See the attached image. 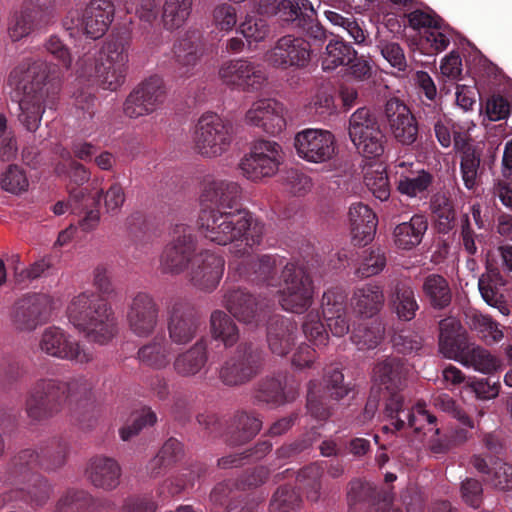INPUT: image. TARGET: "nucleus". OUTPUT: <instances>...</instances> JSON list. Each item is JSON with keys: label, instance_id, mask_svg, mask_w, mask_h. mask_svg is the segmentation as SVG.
Masks as SVG:
<instances>
[{"label": "nucleus", "instance_id": "1", "mask_svg": "<svg viewBox=\"0 0 512 512\" xmlns=\"http://www.w3.org/2000/svg\"><path fill=\"white\" fill-rule=\"evenodd\" d=\"M242 188L234 181L212 180L205 183L200 195L201 210L198 223L200 230L210 242L228 245L244 243L243 249L235 250V256L242 258L248 248L261 244L264 223L241 203Z\"/></svg>", "mask_w": 512, "mask_h": 512}, {"label": "nucleus", "instance_id": "2", "mask_svg": "<svg viewBox=\"0 0 512 512\" xmlns=\"http://www.w3.org/2000/svg\"><path fill=\"white\" fill-rule=\"evenodd\" d=\"M285 258L277 254H263L257 257L243 258L232 262L241 278L252 283L278 287L279 303L282 308L292 313H303L312 304V280L306 271L294 263H285Z\"/></svg>", "mask_w": 512, "mask_h": 512}, {"label": "nucleus", "instance_id": "3", "mask_svg": "<svg viewBox=\"0 0 512 512\" xmlns=\"http://www.w3.org/2000/svg\"><path fill=\"white\" fill-rule=\"evenodd\" d=\"M47 79V64L40 59H24L9 74V85L23 95L18 120L29 132L39 128L45 108L52 109L57 102L59 85Z\"/></svg>", "mask_w": 512, "mask_h": 512}, {"label": "nucleus", "instance_id": "4", "mask_svg": "<svg viewBox=\"0 0 512 512\" xmlns=\"http://www.w3.org/2000/svg\"><path fill=\"white\" fill-rule=\"evenodd\" d=\"M93 385L84 376L39 378L27 391L24 409L34 422L53 418L65 409L86 405L92 395Z\"/></svg>", "mask_w": 512, "mask_h": 512}, {"label": "nucleus", "instance_id": "5", "mask_svg": "<svg viewBox=\"0 0 512 512\" xmlns=\"http://www.w3.org/2000/svg\"><path fill=\"white\" fill-rule=\"evenodd\" d=\"M41 469L37 450H20L9 461L6 482L15 486L0 495V508L23 501L31 506H42L50 498L52 488L38 471Z\"/></svg>", "mask_w": 512, "mask_h": 512}, {"label": "nucleus", "instance_id": "6", "mask_svg": "<svg viewBox=\"0 0 512 512\" xmlns=\"http://www.w3.org/2000/svg\"><path fill=\"white\" fill-rule=\"evenodd\" d=\"M67 314L72 325L97 344L109 343L118 333V322L109 302L101 295L86 291L75 296Z\"/></svg>", "mask_w": 512, "mask_h": 512}, {"label": "nucleus", "instance_id": "7", "mask_svg": "<svg viewBox=\"0 0 512 512\" xmlns=\"http://www.w3.org/2000/svg\"><path fill=\"white\" fill-rule=\"evenodd\" d=\"M131 40L117 35L104 42L98 56L83 60L81 76L93 77L104 90L117 91L126 81Z\"/></svg>", "mask_w": 512, "mask_h": 512}, {"label": "nucleus", "instance_id": "8", "mask_svg": "<svg viewBox=\"0 0 512 512\" xmlns=\"http://www.w3.org/2000/svg\"><path fill=\"white\" fill-rule=\"evenodd\" d=\"M157 506L149 495H133L119 508L110 498H94L85 490L71 488L59 498L54 512H155Z\"/></svg>", "mask_w": 512, "mask_h": 512}, {"label": "nucleus", "instance_id": "9", "mask_svg": "<svg viewBox=\"0 0 512 512\" xmlns=\"http://www.w3.org/2000/svg\"><path fill=\"white\" fill-rule=\"evenodd\" d=\"M382 414L384 420L388 422L382 427L384 433L411 428L416 434L426 435L428 432H433V436L440 435L437 418L426 410L425 404L418 403L411 407L404 398L394 396L388 400L385 408H382Z\"/></svg>", "mask_w": 512, "mask_h": 512}, {"label": "nucleus", "instance_id": "10", "mask_svg": "<svg viewBox=\"0 0 512 512\" xmlns=\"http://www.w3.org/2000/svg\"><path fill=\"white\" fill-rule=\"evenodd\" d=\"M265 365V352L253 342L238 344L219 369V379L226 386H240L259 375Z\"/></svg>", "mask_w": 512, "mask_h": 512}, {"label": "nucleus", "instance_id": "11", "mask_svg": "<svg viewBox=\"0 0 512 512\" xmlns=\"http://www.w3.org/2000/svg\"><path fill=\"white\" fill-rule=\"evenodd\" d=\"M349 137L357 152L366 158L384 153L386 137L376 115L368 108L357 109L349 119Z\"/></svg>", "mask_w": 512, "mask_h": 512}, {"label": "nucleus", "instance_id": "12", "mask_svg": "<svg viewBox=\"0 0 512 512\" xmlns=\"http://www.w3.org/2000/svg\"><path fill=\"white\" fill-rule=\"evenodd\" d=\"M233 139V127L213 112L203 114L195 127L194 145L204 157H217L226 152Z\"/></svg>", "mask_w": 512, "mask_h": 512}, {"label": "nucleus", "instance_id": "13", "mask_svg": "<svg viewBox=\"0 0 512 512\" xmlns=\"http://www.w3.org/2000/svg\"><path fill=\"white\" fill-rule=\"evenodd\" d=\"M311 59V44L305 38L293 34L279 37L264 54L265 62L281 71L306 69Z\"/></svg>", "mask_w": 512, "mask_h": 512}, {"label": "nucleus", "instance_id": "14", "mask_svg": "<svg viewBox=\"0 0 512 512\" xmlns=\"http://www.w3.org/2000/svg\"><path fill=\"white\" fill-rule=\"evenodd\" d=\"M197 238L192 227L176 224L171 232V240L160 256V267L163 273L180 274L185 271L196 254Z\"/></svg>", "mask_w": 512, "mask_h": 512}, {"label": "nucleus", "instance_id": "15", "mask_svg": "<svg viewBox=\"0 0 512 512\" xmlns=\"http://www.w3.org/2000/svg\"><path fill=\"white\" fill-rule=\"evenodd\" d=\"M38 347L47 356L84 365L93 361V351L57 326L45 328Z\"/></svg>", "mask_w": 512, "mask_h": 512}, {"label": "nucleus", "instance_id": "16", "mask_svg": "<svg viewBox=\"0 0 512 512\" xmlns=\"http://www.w3.org/2000/svg\"><path fill=\"white\" fill-rule=\"evenodd\" d=\"M201 315L188 299L178 297L167 307V330L169 341L176 345L190 343L198 334Z\"/></svg>", "mask_w": 512, "mask_h": 512}, {"label": "nucleus", "instance_id": "17", "mask_svg": "<svg viewBox=\"0 0 512 512\" xmlns=\"http://www.w3.org/2000/svg\"><path fill=\"white\" fill-rule=\"evenodd\" d=\"M269 15L276 16L284 25L301 29L310 38H325V30L309 0H280Z\"/></svg>", "mask_w": 512, "mask_h": 512}, {"label": "nucleus", "instance_id": "18", "mask_svg": "<svg viewBox=\"0 0 512 512\" xmlns=\"http://www.w3.org/2000/svg\"><path fill=\"white\" fill-rule=\"evenodd\" d=\"M166 86L159 75L142 80L127 96L124 113L129 118H139L156 111L166 99Z\"/></svg>", "mask_w": 512, "mask_h": 512}, {"label": "nucleus", "instance_id": "19", "mask_svg": "<svg viewBox=\"0 0 512 512\" xmlns=\"http://www.w3.org/2000/svg\"><path fill=\"white\" fill-rule=\"evenodd\" d=\"M282 161V148L270 140L256 141L251 151L240 163L243 175L252 181H259L273 176Z\"/></svg>", "mask_w": 512, "mask_h": 512}, {"label": "nucleus", "instance_id": "20", "mask_svg": "<svg viewBox=\"0 0 512 512\" xmlns=\"http://www.w3.org/2000/svg\"><path fill=\"white\" fill-rule=\"evenodd\" d=\"M411 370L409 362L401 357L390 355L376 362L373 368V380L382 391L383 408L394 396L404 398L402 390Z\"/></svg>", "mask_w": 512, "mask_h": 512}, {"label": "nucleus", "instance_id": "21", "mask_svg": "<svg viewBox=\"0 0 512 512\" xmlns=\"http://www.w3.org/2000/svg\"><path fill=\"white\" fill-rule=\"evenodd\" d=\"M218 74L225 85L244 92L259 91L267 81L260 64L243 58L224 62Z\"/></svg>", "mask_w": 512, "mask_h": 512}, {"label": "nucleus", "instance_id": "22", "mask_svg": "<svg viewBox=\"0 0 512 512\" xmlns=\"http://www.w3.org/2000/svg\"><path fill=\"white\" fill-rule=\"evenodd\" d=\"M223 306L239 322L256 327L263 323L270 313L268 302L241 288L227 290L223 295Z\"/></svg>", "mask_w": 512, "mask_h": 512}, {"label": "nucleus", "instance_id": "23", "mask_svg": "<svg viewBox=\"0 0 512 512\" xmlns=\"http://www.w3.org/2000/svg\"><path fill=\"white\" fill-rule=\"evenodd\" d=\"M347 500L349 512H403L394 506L390 492L359 479L349 483Z\"/></svg>", "mask_w": 512, "mask_h": 512}, {"label": "nucleus", "instance_id": "24", "mask_svg": "<svg viewBox=\"0 0 512 512\" xmlns=\"http://www.w3.org/2000/svg\"><path fill=\"white\" fill-rule=\"evenodd\" d=\"M52 304V298L46 294L26 295L15 303L12 322L18 330L32 331L49 321Z\"/></svg>", "mask_w": 512, "mask_h": 512}, {"label": "nucleus", "instance_id": "25", "mask_svg": "<svg viewBox=\"0 0 512 512\" xmlns=\"http://www.w3.org/2000/svg\"><path fill=\"white\" fill-rule=\"evenodd\" d=\"M160 308L152 295L138 292L131 300L127 311L130 331L137 337H150L159 322Z\"/></svg>", "mask_w": 512, "mask_h": 512}, {"label": "nucleus", "instance_id": "26", "mask_svg": "<svg viewBox=\"0 0 512 512\" xmlns=\"http://www.w3.org/2000/svg\"><path fill=\"white\" fill-rule=\"evenodd\" d=\"M294 146L302 159L312 163H323L334 155L335 138L327 130L305 129L295 135Z\"/></svg>", "mask_w": 512, "mask_h": 512}, {"label": "nucleus", "instance_id": "27", "mask_svg": "<svg viewBox=\"0 0 512 512\" xmlns=\"http://www.w3.org/2000/svg\"><path fill=\"white\" fill-rule=\"evenodd\" d=\"M224 258L210 250L199 252L191 262L189 278L191 284L205 292L214 291L224 273Z\"/></svg>", "mask_w": 512, "mask_h": 512}, {"label": "nucleus", "instance_id": "28", "mask_svg": "<svg viewBox=\"0 0 512 512\" xmlns=\"http://www.w3.org/2000/svg\"><path fill=\"white\" fill-rule=\"evenodd\" d=\"M73 214H84L79 221L81 229L85 232L94 230L100 221L99 197L91 196L84 188H74L70 191L68 202L58 201L53 205L55 215H62L67 210Z\"/></svg>", "mask_w": 512, "mask_h": 512}, {"label": "nucleus", "instance_id": "29", "mask_svg": "<svg viewBox=\"0 0 512 512\" xmlns=\"http://www.w3.org/2000/svg\"><path fill=\"white\" fill-rule=\"evenodd\" d=\"M384 115L393 138L404 146L414 144L418 137V123L407 105L397 98L388 100Z\"/></svg>", "mask_w": 512, "mask_h": 512}, {"label": "nucleus", "instance_id": "30", "mask_svg": "<svg viewBox=\"0 0 512 512\" xmlns=\"http://www.w3.org/2000/svg\"><path fill=\"white\" fill-rule=\"evenodd\" d=\"M246 122L276 135L286 127L283 105L275 99H260L251 105L245 116Z\"/></svg>", "mask_w": 512, "mask_h": 512}, {"label": "nucleus", "instance_id": "31", "mask_svg": "<svg viewBox=\"0 0 512 512\" xmlns=\"http://www.w3.org/2000/svg\"><path fill=\"white\" fill-rule=\"evenodd\" d=\"M322 312L327 327L336 337L349 332L350 324L347 314V293L341 287H332L322 296Z\"/></svg>", "mask_w": 512, "mask_h": 512}, {"label": "nucleus", "instance_id": "32", "mask_svg": "<svg viewBox=\"0 0 512 512\" xmlns=\"http://www.w3.org/2000/svg\"><path fill=\"white\" fill-rule=\"evenodd\" d=\"M297 323L282 315L268 317L266 341L270 352L279 357H286L295 347Z\"/></svg>", "mask_w": 512, "mask_h": 512}, {"label": "nucleus", "instance_id": "33", "mask_svg": "<svg viewBox=\"0 0 512 512\" xmlns=\"http://www.w3.org/2000/svg\"><path fill=\"white\" fill-rule=\"evenodd\" d=\"M173 69L179 77L192 74L202 54L201 33L198 30L186 31L173 46Z\"/></svg>", "mask_w": 512, "mask_h": 512}, {"label": "nucleus", "instance_id": "34", "mask_svg": "<svg viewBox=\"0 0 512 512\" xmlns=\"http://www.w3.org/2000/svg\"><path fill=\"white\" fill-rule=\"evenodd\" d=\"M466 330L455 318L448 317L439 322V351L448 359L459 361L470 344Z\"/></svg>", "mask_w": 512, "mask_h": 512}, {"label": "nucleus", "instance_id": "35", "mask_svg": "<svg viewBox=\"0 0 512 512\" xmlns=\"http://www.w3.org/2000/svg\"><path fill=\"white\" fill-rule=\"evenodd\" d=\"M413 163L401 161L397 164V168L405 169V171H397V191L410 198H425L431 191L435 182V176L428 170L423 168L414 169Z\"/></svg>", "mask_w": 512, "mask_h": 512}, {"label": "nucleus", "instance_id": "36", "mask_svg": "<svg viewBox=\"0 0 512 512\" xmlns=\"http://www.w3.org/2000/svg\"><path fill=\"white\" fill-rule=\"evenodd\" d=\"M114 12L111 0H91L80 21L83 33L93 40L101 38L113 21Z\"/></svg>", "mask_w": 512, "mask_h": 512}, {"label": "nucleus", "instance_id": "37", "mask_svg": "<svg viewBox=\"0 0 512 512\" xmlns=\"http://www.w3.org/2000/svg\"><path fill=\"white\" fill-rule=\"evenodd\" d=\"M351 241L354 246L364 247L371 243L376 234L377 216L372 209L361 202L349 209Z\"/></svg>", "mask_w": 512, "mask_h": 512}, {"label": "nucleus", "instance_id": "38", "mask_svg": "<svg viewBox=\"0 0 512 512\" xmlns=\"http://www.w3.org/2000/svg\"><path fill=\"white\" fill-rule=\"evenodd\" d=\"M86 476L94 487L111 491L120 483L121 467L114 458L96 455L88 462Z\"/></svg>", "mask_w": 512, "mask_h": 512}, {"label": "nucleus", "instance_id": "39", "mask_svg": "<svg viewBox=\"0 0 512 512\" xmlns=\"http://www.w3.org/2000/svg\"><path fill=\"white\" fill-rule=\"evenodd\" d=\"M470 463L481 474L484 481L492 487L505 491L512 490V465L501 459L490 460L481 455H473Z\"/></svg>", "mask_w": 512, "mask_h": 512}, {"label": "nucleus", "instance_id": "40", "mask_svg": "<svg viewBox=\"0 0 512 512\" xmlns=\"http://www.w3.org/2000/svg\"><path fill=\"white\" fill-rule=\"evenodd\" d=\"M207 362V343L204 339H200L190 348L175 356L173 370L180 377L190 378L198 375L205 368Z\"/></svg>", "mask_w": 512, "mask_h": 512}, {"label": "nucleus", "instance_id": "41", "mask_svg": "<svg viewBox=\"0 0 512 512\" xmlns=\"http://www.w3.org/2000/svg\"><path fill=\"white\" fill-rule=\"evenodd\" d=\"M390 304L397 318L405 322L413 320L420 308L413 287L402 280L392 282Z\"/></svg>", "mask_w": 512, "mask_h": 512}, {"label": "nucleus", "instance_id": "42", "mask_svg": "<svg viewBox=\"0 0 512 512\" xmlns=\"http://www.w3.org/2000/svg\"><path fill=\"white\" fill-rule=\"evenodd\" d=\"M323 464V461L311 463L296 473V480L300 489L305 492L307 499L313 502L318 501L321 495V479L324 473ZM294 475L295 472L293 470L286 469L285 471L276 474L275 479L276 481H280L282 479L293 477Z\"/></svg>", "mask_w": 512, "mask_h": 512}, {"label": "nucleus", "instance_id": "43", "mask_svg": "<svg viewBox=\"0 0 512 512\" xmlns=\"http://www.w3.org/2000/svg\"><path fill=\"white\" fill-rule=\"evenodd\" d=\"M172 343L164 336L157 335L138 349V360L154 370L167 368L172 359Z\"/></svg>", "mask_w": 512, "mask_h": 512}, {"label": "nucleus", "instance_id": "44", "mask_svg": "<svg viewBox=\"0 0 512 512\" xmlns=\"http://www.w3.org/2000/svg\"><path fill=\"white\" fill-rule=\"evenodd\" d=\"M384 301L381 286L368 283L354 291L351 298V307L356 315L371 318L381 311Z\"/></svg>", "mask_w": 512, "mask_h": 512}, {"label": "nucleus", "instance_id": "45", "mask_svg": "<svg viewBox=\"0 0 512 512\" xmlns=\"http://www.w3.org/2000/svg\"><path fill=\"white\" fill-rule=\"evenodd\" d=\"M427 229V218L422 214H415L409 221L394 228L393 242L398 249L412 250L422 242Z\"/></svg>", "mask_w": 512, "mask_h": 512}, {"label": "nucleus", "instance_id": "46", "mask_svg": "<svg viewBox=\"0 0 512 512\" xmlns=\"http://www.w3.org/2000/svg\"><path fill=\"white\" fill-rule=\"evenodd\" d=\"M285 387L286 376L266 377L259 381L255 391V399L257 402L272 406L283 405L295 398L294 389L289 388L286 391Z\"/></svg>", "mask_w": 512, "mask_h": 512}, {"label": "nucleus", "instance_id": "47", "mask_svg": "<svg viewBox=\"0 0 512 512\" xmlns=\"http://www.w3.org/2000/svg\"><path fill=\"white\" fill-rule=\"evenodd\" d=\"M261 426V419L254 413L246 411L237 412L228 428V444L238 446L249 442L258 434Z\"/></svg>", "mask_w": 512, "mask_h": 512}, {"label": "nucleus", "instance_id": "48", "mask_svg": "<svg viewBox=\"0 0 512 512\" xmlns=\"http://www.w3.org/2000/svg\"><path fill=\"white\" fill-rule=\"evenodd\" d=\"M210 499L215 504L225 505L226 512H258L256 504L243 503L242 492L230 480L217 484L211 491Z\"/></svg>", "mask_w": 512, "mask_h": 512}, {"label": "nucleus", "instance_id": "49", "mask_svg": "<svg viewBox=\"0 0 512 512\" xmlns=\"http://www.w3.org/2000/svg\"><path fill=\"white\" fill-rule=\"evenodd\" d=\"M46 11L32 3L25 4L19 14H16L9 26V36L18 41L28 36L38 25L45 21Z\"/></svg>", "mask_w": 512, "mask_h": 512}, {"label": "nucleus", "instance_id": "50", "mask_svg": "<svg viewBox=\"0 0 512 512\" xmlns=\"http://www.w3.org/2000/svg\"><path fill=\"white\" fill-rule=\"evenodd\" d=\"M422 292L435 310H443L452 302L450 285L442 275L435 273L427 275L423 280Z\"/></svg>", "mask_w": 512, "mask_h": 512}, {"label": "nucleus", "instance_id": "51", "mask_svg": "<svg viewBox=\"0 0 512 512\" xmlns=\"http://www.w3.org/2000/svg\"><path fill=\"white\" fill-rule=\"evenodd\" d=\"M183 445L176 438H169L161 447L158 454L151 459L147 466L148 474L156 478L166 469L175 465L183 457Z\"/></svg>", "mask_w": 512, "mask_h": 512}, {"label": "nucleus", "instance_id": "52", "mask_svg": "<svg viewBox=\"0 0 512 512\" xmlns=\"http://www.w3.org/2000/svg\"><path fill=\"white\" fill-rule=\"evenodd\" d=\"M210 329L213 339L221 341L226 348L234 346L240 337L234 320L222 310H215L210 316Z\"/></svg>", "mask_w": 512, "mask_h": 512}, {"label": "nucleus", "instance_id": "53", "mask_svg": "<svg viewBox=\"0 0 512 512\" xmlns=\"http://www.w3.org/2000/svg\"><path fill=\"white\" fill-rule=\"evenodd\" d=\"M460 362L463 366L473 368L474 370L489 374L496 371L499 367V362L487 349L480 345L471 343L464 355L460 357Z\"/></svg>", "mask_w": 512, "mask_h": 512}, {"label": "nucleus", "instance_id": "54", "mask_svg": "<svg viewBox=\"0 0 512 512\" xmlns=\"http://www.w3.org/2000/svg\"><path fill=\"white\" fill-rule=\"evenodd\" d=\"M69 454V444L62 438H52L43 447H41L40 463L41 469L45 471H54L62 467Z\"/></svg>", "mask_w": 512, "mask_h": 512}, {"label": "nucleus", "instance_id": "55", "mask_svg": "<svg viewBox=\"0 0 512 512\" xmlns=\"http://www.w3.org/2000/svg\"><path fill=\"white\" fill-rule=\"evenodd\" d=\"M387 265V257L383 248L370 247L363 250L355 275L360 279L369 278L380 274Z\"/></svg>", "mask_w": 512, "mask_h": 512}, {"label": "nucleus", "instance_id": "56", "mask_svg": "<svg viewBox=\"0 0 512 512\" xmlns=\"http://www.w3.org/2000/svg\"><path fill=\"white\" fill-rule=\"evenodd\" d=\"M192 0H164L162 21L165 29L175 30L182 27L192 11Z\"/></svg>", "mask_w": 512, "mask_h": 512}, {"label": "nucleus", "instance_id": "57", "mask_svg": "<svg viewBox=\"0 0 512 512\" xmlns=\"http://www.w3.org/2000/svg\"><path fill=\"white\" fill-rule=\"evenodd\" d=\"M355 52V49L343 39L330 40L322 57V69L332 71L339 66H346Z\"/></svg>", "mask_w": 512, "mask_h": 512}, {"label": "nucleus", "instance_id": "58", "mask_svg": "<svg viewBox=\"0 0 512 512\" xmlns=\"http://www.w3.org/2000/svg\"><path fill=\"white\" fill-rule=\"evenodd\" d=\"M480 165L481 152L469 144H464L461 148L460 172L464 186L468 190H473L477 186Z\"/></svg>", "mask_w": 512, "mask_h": 512}, {"label": "nucleus", "instance_id": "59", "mask_svg": "<svg viewBox=\"0 0 512 512\" xmlns=\"http://www.w3.org/2000/svg\"><path fill=\"white\" fill-rule=\"evenodd\" d=\"M432 212L436 216V229L440 234L449 233L456 217L453 202L445 194H435L431 198Z\"/></svg>", "mask_w": 512, "mask_h": 512}, {"label": "nucleus", "instance_id": "60", "mask_svg": "<svg viewBox=\"0 0 512 512\" xmlns=\"http://www.w3.org/2000/svg\"><path fill=\"white\" fill-rule=\"evenodd\" d=\"M207 471V468L202 463H196L188 469H184L179 475L166 480L159 489V495L165 491L170 496L181 493L188 486H192L196 479H199Z\"/></svg>", "mask_w": 512, "mask_h": 512}, {"label": "nucleus", "instance_id": "61", "mask_svg": "<svg viewBox=\"0 0 512 512\" xmlns=\"http://www.w3.org/2000/svg\"><path fill=\"white\" fill-rule=\"evenodd\" d=\"M270 27L268 22L257 16L247 15L237 27V33L241 34L249 48L256 47L269 35Z\"/></svg>", "mask_w": 512, "mask_h": 512}, {"label": "nucleus", "instance_id": "62", "mask_svg": "<svg viewBox=\"0 0 512 512\" xmlns=\"http://www.w3.org/2000/svg\"><path fill=\"white\" fill-rule=\"evenodd\" d=\"M323 381L324 393L327 397L336 401L345 398L353 389L351 383L344 381L342 370L338 367H327Z\"/></svg>", "mask_w": 512, "mask_h": 512}, {"label": "nucleus", "instance_id": "63", "mask_svg": "<svg viewBox=\"0 0 512 512\" xmlns=\"http://www.w3.org/2000/svg\"><path fill=\"white\" fill-rule=\"evenodd\" d=\"M302 503L299 493L289 485H283L277 488L273 493L269 512H295Z\"/></svg>", "mask_w": 512, "mask_h": 512}, {"label": "nucleus", "instance_id": "64", "mask_svg": "<svg viewBox=\"0 0 512 512\" xmlns=\"http://www.w3.org/2000/svg\"><path fill=\"white\" fill-rule=\"evenodd\" d=\"M324 15L333 26H337L345 31L356 44H362L365 41V31L353 14L347 13L345 16L336 11L325 10Z\"/></svg>", "mask_w": 512, "mask_h": 512}]
</instances>
